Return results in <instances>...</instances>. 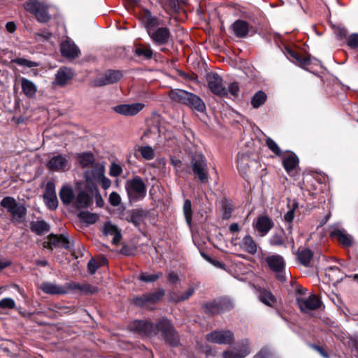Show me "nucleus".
Here are the masks:
<instances>
[{
  "label": "nucleus",
  "mask_w": 358,
  "mask_h": 358,
  "mask_svg": "<svg viewBox=\"0 0 358 358\" xmlns=\"http://www.w3.org/2000/svg\"><path fill=\"white\" fill-rule=\"evenodd\" d=\"M131 329L143 336H154L161 332L166 342L172 346L179 344V336L169 320H160L155 325L149 321L137 320L131 324Z\"/></svg>",
  "instance_id": "obj_1"
},
{
  "label": "nucleus",
  "mask_w": 358,
  "mask_h": 358,
  "mask_svg": "<svg viewBox=\"0 0 358 358\" xmlns=\"http://www.w3.org/2000/svg\"><path fill=\"white\" fill-rule=\"evenodd\" d=\"M141 20L148 34L156 45H166L172 41L170 29L164 26L162 20L153 16L150 10L143 11Z\"/></svg>",
  "instance_id": "obj_2"
},
{
  "label": "nucleus",
  "mask_w": 358,
  "mask_h": 358,
  "mask_svg": "<svg viewBox=\"0 0 358 358\" xmlns=\"http://www.w3.org/2000/svg\"><path fill=\"white\" fill-rule=\"evenodd\" d=\"M169 99L177 103L189 107L192 110L199 113L206 110L203 101L197 95L180 89H172L168 93Z\"/></svg>",
  "instance_id": "obj_3"
},
{
  "label": "nucleus",
  "mask_w": 358,
  "mask_h": 358,
  "mask_svg": "<svg viewBox=\"0 0 358 358\" xmlns=\"http://www.w3.org/2000/svg\"><path fill=\"white\" fill-rule=\"evenodd\" d=\"M2 206L11 216V221L17 224L22 223L27 215V208L24 204L18 203L11 196H6L1 201Z\"/></svg>",
  "instance_id": "obj_4"
},
{
  "label": "nucleus",
  "mask_w": 358,
  "mask_h": 358,
  "mask_svg": "<svg viewBox=\"0 0 358 358\" xmlns=\"http://www.w3.org/2000/svg\"><path fill=\"white\" fill-rule=\"evenodd\" d=\"M125 189L130 202L140 201L146 196V185L143 179L138 176L126 181Z\"/></svg>",
  "instance_id": "obj_5"
},
{
  "label": "nucleus",
  "mask_w": 358,
  "mask_h": 358,
  "mask_svg": "<svg viewBox=\"0 0 358 358\" xmlns=\"http://www.w3.org/2000/svg\"><path fill=\"white\" fill-rule=\"evenodd\" d=\"M206 81L212 93L220 96H227V90L223 80L217 73H208L206 76Z\"/></svg>",
  "instance_id": "obj_6"
},
{
  "label": "nucleus",
  "mask_w": 358,
  "mask_h": 358,
  "mask_svg": "<svg viewBox=\"0 0 358 358\" xmlns=\"http://www.w3.org/2000/svg\"><path fill=\"white\" fill-rule=\"evenodd\" d=\"M193 173L196 176L201 183L208 182L207 164L203 155H196L192 161Z\"/></svg>",
  "instance_id": "obj_7"
},
{
  "label": "nucleus",
  "mask_w": 358,
  "mask_h": 358,
  "mask_svg": "<svg viewBox=\"0 0 358 358\" xmlns=\"http://www.w3.org/2000/svg\"><path fill=\"white\" fill-rule=\"evenodd\" d=\"M24 6L25 10L33 13L39 22H45L49 20L48 8L39 1L30 0L27 1Z\"/></svg>",
  "instance_id": "obj_8"
},
{
  "label": "nucleus",
  "mask_w": 358,
  "mask_h": 358,
  "mask_svg": "<svg viewBox=\"0 0 358 358\" xmlns=\"http://www.w3.org/2000/svg\"><path fill=\"white\" fill-rule=\"evenodd\" d=\"M206 339L210 343L227 345L234 340V334L229 330L213 331L206 334Z\"/></svg>",
  "instance_id": "obj_9"
},
{
  "label": "nucleus",
  "mask_w": 358,
  "mask_h": 358,
  "mask_svg": "<svg viewBox=\"0 0 358 358\" xmlns=\"http://www.w3.org/2000/svg\"><path fill=\"white\" fill-rule=\"evenodd\" d=\"M266 262L270 269L276 273L277 278L281 281H285V276L282 272L285 263L283 257L279 255H273L266 257Z\"/></svg>",
  "instance_id": "obj_10"
},
{
  "label": "nucleus",
  "mask_w": 358,
  "mask_h": 358,
  "mask_svg": "<svg viewBox=\"0 0 358 358\" xmlns=\"http://www.w3.org/2000/svg\"><path fill=\"white\" fill-rule=\"evenodd\" d=\"M296 301L301 311L306 313L319 308L322 303L315 294H311L308 297H297Z\"/></svg>",
  "instance_id": "obj_11"
},
{
  "label": "nucleus",
  "mask_w": 358,
  "mask_h": 358,
  "mask_svg": "<svg viewBox=\"0 0 358 358\" xmlns=\"http://www.w3.org/2000/svg\"><path fill=\"white\" fill-rule=\"evenodd\" d=\"M291 234V231L287 234L282 229H280L271 236L269 243L273 246H282L284 248H286L287 245L289 243L292 248H294V240L292 237H289Z\"/></svg>",
  "instance_id": "obj_12"
},
{
  "label": "nucleus",
  "mask_w": 358,
  "mask_h": 358,
  "mask_svg": "<svg viewBox=\"0 0 358 358\" xmlns=\"http://www.w3.org/2000/svg\"><path fill=\"white\" fill-rule=\"evenodd\" d=\"M231 303L226 299L214 300L213 301L205 305L206 311L212 314L220 313L223 311L231 309Z\"/></svg>",
  "instance_id": "obj_13"
},
{
  "label": "nucleus",
  "mask_w": 358,
  "mask_h": 358,
  "mask_svg": "<svg viewBox=\"0 0 358 358\" xmlns=\"http://www.w3.org/2000/svg\"><path fill=\"white\" fill-rule=\"evenodd\" d=\"M145 105L141 103H134L131 104H120L113 107V110L118 114L124 116H133L138 113Z\"/></svg>",
  "instance_id": "obj_14"
},
{
  "label": "nucleus",
  "mask_w": 358,
  "mask_h": 358,
  "mask_svg": "<svg viewBox=\"0 0 358 358\" xmlns=\"http://www.w3.org/2000/svg\"><path fill=\"white\" fill-rule=\"evenodd\" d=\"M48 241L43 243L45 248L52 250L62 246L65 249L70 248V243L64 235H55L51 234L48 237Z\"/></svg>",
  "instance_id": "obj_15"
},
{
  "label": "nucleus",
  "mask_w": 358,
  "mask_h": 358,
  "mask_svg": "<svg viewBox=\"0 0 358 358\" xmlns=\"http://www.w3.org/2000/svg\"><path fill=\"white\" fill-rule=\"evenodd\" d=\"M164 291L160 289L157 292L143 294L134 299V303L137 306H145L148 303H155L159 301L164 296Z\"/></svg>",
  "instance_id": "obj_16"
},
{
  "label": "nucleus",
  "mask_w": 358,
  "mask_h": 358,
  "mask_svg": "<svg viewBox=\"0 0 358 358\" xmlns=\"http://www.w3.org/2000/svg\"><path fill=\"white\" fill-rule=\"evenodd\" d=\"M250 352L249 342L248 340L242 342L239 348H232L223 352V358H243Z\"/></svg>",
  "instance_id": "obj_17"
},
{
  "label": "nucleus",
  "mask_w": 358,
  "mask_h": 358,
  "mask_svg": "<svg viewBox=\"0 0 358 358\" xmlns=\"http://www.w3.org/2000/svg\"><path fill=\"white\" fill-rule=\"evenodd\" d=\"M68 165L66 155H57L52 157L46 164V167L52 171H64Z\"/></svg>",
  "instance_id": "obj_18"
},
{
  "label": "nucleus",
  "mask_w": 358,
  "mask_h": 358,
  "mask_svg": "<svg viewBox=\"0 0 358 358\" xmlns=\"http://www.w3.org/2000/svg\"><path fill=\"white\" fill-rule=\"evenodd\" d=\"M253 227L260 236H264L273 227V222L268 216L262 215L253 223Z\"/></svg>",
  "instance_id": "obj_19"
},
{
  "label": "nucleus",
  "mask_w": 358,
  "mask_h": 358,
  "mask_svg": "<svg viewBox=\"0 0 358 358\" xmlns=\"http://www.w3.org/2000/svg\"><path fill=\"white\" fill-rule=\"evenodd\" d=\"M251 28L248 22L242 20H236L230 26V29L233 34L238 38H245L248 35Z\"/></svg>",
  "instance_id": "obj_20"
},
{
  "label": "nucleus",
  "mask_w": 358,
  "mask_h": 358,
  "mask_svg": "<svg viewBox=\"0 0 358 358\" xmlns=\"http://www.w3.org/2000/svg\"><path fill=\"white\" fill-rule=\"evenodd\" d=\"M122 77V73L120 71L109 70L106 71L102 76L96 80V84L99 86L113 84L120 80Z\"/></svg>",
  "instance_id": "obj_21"
},
{
  "label": "nucleus",
  "mask_w": 358,
  "mask_h": 358,
  "mask_svg": "<svg viewBox=\"0 0 358 358\" xmlns=\"http://www.w3.org/2000/svg\"><path fill=\"white\" fill-rule=\"evenodd\" d=\"M330 236L336 238L343 247H350L353 244L352 237L344 230L333 228L330 231Z\"/></svg>",
  "instance_id": "obj_22"
},
{
  "label": "nucleus",
  "mask_w": 358,
  "mask_h": 358,
  "mask_svg": "<svg viewBox=\"0 0 358 358\" xmlns=\"http://www.w3.org/2000/svg\"><path fill=\"white\" fill-rule=\"evenodd\" d=\"M73 76L72 71L67 67L60 68L55 74L54 83L59 86H64Z\"/></svg>",
  "instance_id": "obj_23"
},
{
  "label": "nucleus",
  "mask_w": 358,
  "mask_h": 358,
  "mask_svg": "<svg viewBox=\"0 0 358 358\" xmlns=\"http://www.w3.org/2000/svg\"><path fill=\"white\" fill-rule=\"evenodd\" d=\"M298 164L299 159L294 153L289 152L284 156L282 166L289 175H292Z\"/></svg>",
  "instance_id": "obj_24"
},
{
  "label": "nucleus",
  "mask_w": 358,
  "mask_h": 358,
  "mask_svg": "<svg viewBox=\"0 0 358 358\" xmlns=\"http://www.w3.org/2000/svg\"><path fill=\"white\" fill-rule=\"evenodd\" d=\"M60 50L63 56L69 58H75L80 54V50L76 44L69 41L61 44Z\"/></svg>",
  "instance_id": "obj_25"
},
{
  "label": "nucleus",
  "mask_w": 358,
  "mask_h": 358,
  "mask_svg": "<svg viewBox=\"0 0 358 358\" xmlns=\"http://www.w3.org/2000/svg\"><path fill=\"white\" fill-rule=\"evenodd\" d=\"M64 288L66 289V293L71 290H79L84 293L93 294L96 292L97 288L91 286L89 284H79L74 282H70L63 286Z\"/></svg>",
  "instance_id": "obj_26"
},
{
  "label": "nucleus",
  "mask_w": 358,
  "mask_h": 358,
  "mask_svg": "<svg viewBox=\"0 0 358 358\" xmlns=\"http://www.w3.org/2000/svg\"><path fill=\"white\" fill-rule=\"evenodd\" d=\"M41 289L48 294H66V289L57 284L44 282L40 286Z\"/></svg>",
  "instance_id": "obj_27"
},
{
  "label": "nucleus",
  "mask_w": 358,
  "mask_h": 358,
  "mask_svg": "<svg viewBox=\"0 0 358 358\" xmlns=\"http://www.w3.org/2000/svg\"><path fill=\"white\" fill-rule=\"evenodd\" d=\"M287 57L292 62L298 64L301 67H306L310 64V59L309 57H303L298 52L292 50V49H287Z\"/></svg>",
  "instance_id": "obj_28"
},
{
  "label": "nucleus",
  "mask_w": 358,
  "mask_h": 358,
  "mask_svg": "<svg viewBox=\"0 0 358 358\" xmlns=\"http://www.w3.org/2000/svg\"><path fill=\"white\" fill-rule=\"evenodd\" d=\"M103 233L105 236H113V238L112 241V243L113 244L118 243L122 238L120 231L117 229V227L115 225L113 224L110 222H108L104 224Z\"/></svg>",
  "instance_id": "obj_29"
},
{
  "label": "nucleus",
  "mask_w": 358,
  "mask_h": 358,
  "mask_svg": "<svg viewBox=\"0 0 358 358\" xmlns=\"http://www.w3.org/2000/svg\"><path fill=\"white\" fill-rule=\"evenodd\" d=\"M21 87L22 92L28 98H34L37 92L36 85L27 78H21Z\"/></svg>",
  "instance_id": "obj_30"
},
{
  "label": "nucleus",
  "mask_w": 358,
  "mask_h": 358,
  "mask_svg": "<svg viewBox=\"0 0 358 358\" xmlns=\"http://www.w3.org/2000/svg\"><path fill=\"white\" fill-rule=\"evenodd\" d=\"M92 203V199L84 191H80L75 198V206L78 208H87Z\"/></svg>",
  "instance_id": "obj_31"
},
{
  "label": "nucleus",
  "mask_w": 358,
  "mask_h": 358,
  "mask_svg": "<svg viewBox=\"0 0 358 358\" xmlns=\"http://www.w3.org/2000/svg\"><path fill=\"white\" fill-rule=\"evenodd\" d=\"M325 275L333 284L338 283L343 279V275L337 266H328L325 269Z\"/></svg>",
  "instance_id": "obj_32"
},
{
  "label": "nucleus",
  "mask_w": 358,
  "mask_h": 358,
  "mask_svg": "<svg viewBox=\"0 0 358 358\" xmlns=\"http://www.w3.org/2000/svg\"><path fill=\"white\" fill-rule=\"evenodd\" d=\"M240 246L244 251L251 255H255L257 251V245L250 235H246L243 237Z\"/></svg>",
  "instance_id": "obj_33"
},
{
  "label": "nucleus",
  "mask_w": 358,
  "mask_h": 358,
  "mask_svg": "<svg viewBox=\"0 0 358 358\" xmlns=\"http://www.w3.org/2000/svg\"><path fill=\"white\" fill-rule=\"evenodd\" d=\"M59 196L63 203L70 204L75 198L73 188L69 185H64L59 191Z\"/></svg>",
  "instance_id": "obj_34"
},
{
  "label": "nucleus",
  "mask_w": 358,
  "mask_h": 358,
  "mask_svg": "<svg viewBox=\"0 0 358 358\" xmlns=\"http://www.w3.org/2000/svg\"><path fill=\"white\" fill-rule=\"evenodd\" d=\"M31 230L37 235H42L50 231V225L44 220L31 222L30 224Z\"/></svg>",
  "instance_id": "obj_35"
},
{
  "label": "nucleus",
  "mask_w": 358,
  "mask_h": 358,
  "mask_svg": "<svg viewBox=\"0 0 358 358\" xmlns=\"http://www.w3.org/2000/svg\"><path fill=\"white\" fill-rule=\"evenodd\" d=\"M259 293V301L268 306H272L276 301L273 294L267 289H260Z\"/></svg>",
  "instance_id": "obj_36"
},
{
  "label": "nucleus",
  "mask_w": 358,
  "mask_h": 358,
  "mask_svg": "<svg viewBox=\"0 0 358 358\" xmlns=\"http://www.w3.org/2000/svg\"><path fill=\"white\" fill-rule=\"evenodd\" d=\"M313 256V252L310 249H302L299 250L297 258L300 263L305 266H308Z\"/></svg>",
  "instance_id": "obj_37"
},
{
  "label": "nucleus",
  "mask_w": 358,
  "mask_h": 358,
  "mask_svg": "<svg viewBox=\"0 0 358 358\" xmlns=\"http://www.w3.org/2000/svg\"><path fill=\"white\" fill-rule=\"evenodd\" d=\"M250 157L247 154H238L237 156V168L243 174L245 173L249 166Z\"/></svg>",
  "instance_id": "obj_38"
},
{
  "label": "nucleus",
  "mask_w": 358,
  "mask_h": 358,
  "mask_svg": "<svg viewBox=\"0 0 358 358\" xmlns=\"http://www.w3.org/2000/svg\"><path fill=\"white\" fill-rule=\"evenodd\" d=\"M134 53L136 56L150 59L152 57L153 51L150 46L140 45L135 48Z\"/></svg>",
  "instance_id": "obj_39"
},
{
  "label": "nucleus",
  "mask_w": 358,
  "mask_h": 358,
  "mask_svg": "<svg viewBox=\"0 0 358 358\" xmlns=\"http://www.w3.org/2000/svg\"><path fill=\"white\" fill-rule=\"evenodd\" d=\"M267 96L263 91H258L251 99V105L254 108H258L266 101Z\"/></svg>",
  "instance_id": "obj_40"
},
{
  "label": "nucleus",
  "mask_w": 358,
  "mask_h": 358,
  "mask_svg": "<svg viewBox=\"0 0 358 358\" xmlns=\"http://www.w3.org/2000/svg\"><path fill=\"white\" fill-rule=\"evenodd\" d=\"M79 219L87 224H94L99 219V216L96 213H92L89 211H83L78 214Z\"/></svg>",
  "instance_id": "obj_41"
},
{
  "label": "nucleus",
  "mask_w": 358,
  "mask_h": 358,
  "mask_svg": "<svg viewBox=\"0 0 358 358\" xmlns=\"http://www.w3.org/2000/svg\"><path fill=\"white\" fill-rule=\"evenodd\" d=\"M11 62L15 63L18 66L27 68L38 67L40 65L38 62L31 61L22 57L15 58L12 59Z\"/></svg>",
  "instance_id": "obj_42"
},
{
  "label": "nucleus",
  "mask_w": 358,
  "mask_h": 358,
  "mask_svg": "<svg viewBox=\"0 0 358 358\" xmlns=\"http://www.w3.org/2000/svg\"><path fill=\"white\" fill-rule=\"evenodd\" d=\"M107 262L108 261L106 258H102L99 261H96L94 259H90L87 264L89 273L91 274L95 273L98 268L100 267L101 265L107 264Z\"/></svg>",
  "instance_id": "obj_43"
},
{
  "label": "nucleus",
  "mask_w": 358,
  "mask_h": 358,
  "mask_svg": "<svg viewBox=\"0 0 358 358\" xmlns=\"http://www.w3.org/2000/svg\"><path fill=\"white\" fill-rule=\"evenodd\" d=\"M99 177L101 178V186L104 189H107L111 185L110 180L104 176V169L102 166L97 167L94 171Z\"/></svg>",
  "instance_id": "obj_44"
},
{
  "label": "nucleus",
  "mask_w": 358,
  "mask_h": 358,
  "mask_svg": "<svg viewBox=\"0 0 358 358\" xmlns=\"http://www.w3.org/2000/svg\"><path fill=\"white\" fill-rule=\"evenodd\" d=\"M78 157L79 163L83 168L91 166L94 160L93 155L90 152L79 155Z\"/></svg>",
  "instance_id": "obj_45"
},
{
  "label": "nucleus",
  "mask_w": 358,
  "mask_h": 358,
  "mask_svg": "<svg viewBox=\"0 0 358 358\" xmlns=\"http://www.w3.org/2000/svg\"><path fill=\"white\" fill-rule=\"evenodd\" d=\"M183 213L185 220L189 227L191 226L192 219V211L191 201L188 199L185 200L183 204Z\"/></svg>",
  "instance_id": "obj_46"
},
{
  "label": "nucleus",
  "mask_w": 358,
  "mask_h": 358,
  "mask_svg": "<svg viewBox=\"0 0 358 358\" xmlns=\"http://www.w3.org/2000/svg\"><path fill=\"white\" fill-rule=\"evenodd\" d=\"M141 156L146 160L153 159L155 157L154 149L149 145L141 147L138 149Z\"/></svg>",
  "instance_id": "obj_47"
},
{
  "label": "nucleus",
  "mask_w": 358,
  "mask_h": 358,
  "mask_svg": "<svg viewBox=\"0 0 358 358\" xmlns=\"http://www.w3.org/2000/svg\"><path fill=\"white\" fill-rule=\"evenodd\" d=\"M44 202L50 210H55L58 206L57 195L43 196Z\"/></svg>",
  "instance_id": "obj_48"
},
{
  "label": "nucleus",
  "mask_w": 358,
  "mask_h": 358,
  "mask_svg": "<svg viewBox=\"0 0 358 358\" xmlns=\"http://www.w3.org/2000/svg\"><path fill=\"white\" fill-rule=\"evenodd\" d=\"M162 275V272H158L155 274H149L146 273H142L139 275V280L146 282H155Z\"/></svg>",
  "instance_id": "obj_49"
},
{
  "label": "nucleus",
  "mask_w": 358,
  "mask_h": 358,
  "mask_svg": "<svg viewBox=\"0 0 358 358\" xmlns=\"http://www.w3.org/2000/svg\"><path fill=\"white\" fill-rule=\"evenodd\" d=\"M266 144L274 154L278 156L282 155V151L278 144L271 138L268 137L266 140Z\"/></svg>",
  "instance_id": "obj_50"
},
{
  "label": "nucleus",
  "mask_w": 358,
  "mask_h": 358,
  "mask_svg": "<svg viewBox=\"0 0 358 358\" xmlns=\"http://www.w3.org/2000/svg\"><path fill=\"white\" fill-rule=\"evenodd\" d=\"M15 307V302L11 298H4L0 300V308L1 309H13Z\"/></svg>",
  "instance_id": "obj_51"
},
{
  "label": "nucleus",
  "mask_w": 358,
  "mask_h": 358,
  "mask_svg": "<svg viewBox=\"0 0 358 358\" xmlns=\"http://www.w3.org/2000/svg\"><path fill=\"white\" fill-rule=\"evenodd\" d=\"M298 208V203L294 202L292 208L289 209L284 215V220L288 223H291L294 217V210Z\"/></svg>",
  "instance_id": "obj_52"
},
{
  "label": "nucleus",
  "mask_w": 358,
  "mask_h": 358,
  "mask_svg": "<svg viewBox=\"0 0 358 358\" xmlns=\"http://www.w3.org/2000/svg\"><path fill=\"white\" fill-rule=\"evenodd\" d=\"M273 352L267 348H262L253 358H273Z\"/></svg>",
  "instance_id": "obj_53"
},
{
  "label": "nucleus",
  "mask_w": 358,
  "mask_h": 358,
  "mask_svg": "<svg viewBox=\"0 0 358 358\" xmlns=\"http://www.w3.org/2000/svg\"><path fill=\"white\" fill-rule=\"evenodd\" d=\"M127 220L134 224L136 227H138L142 221V217L138 211L134 210Z\"/></svg>",
  "instance_id": "obj_54"
},
{
  "label": "nucleus",
  "mask_w": 358,
  "mask_h": 358,
  "mask_svg": "<svg viewBox=\"0 0 358 358\" xmlns=\"http://www.w3.org/2000/svg\"><path fill=\"white\" fill-rule=\"evenodd\" d=\"M109 202L113 206H117L121 203V198L119 194L115 192H113L109 195Z\"/></svg>",
  "instance_id": "obj_55"
},
{
  "label": "nucleus",
  "mask_w": 358,
  "mask_h": 358,
  "mask_svg": "<svg viewBox=\"0 0 358 358\" xmlns=\"http://www.w3.org/2000/svg\"><path fill=\"white\" fill-rule=\"evenodd\" d=\"M194 292V287H189L182 294L174 299L176 301H182L188 299Z\"/></svg>",
  "instance_id": "obj_56"
},
{
  "label": "nucleus",
  "mask_w": 358,
  "mask_h": 358,
  "mask_svg": "<svg viewBox=\"0 0 358 358\" xmlns=\"http://www.w3.org/2000/svg\"><path fill=\"white\" fill-rule=\"evenodd\" d=\"M122 172V169L119 164H115V163H113L111 164V166L110 167V173H109L111 176L117 177V176H120Z\"/></svg>",
  "instance_id": "obj_57"
},
{
  "label": "nucleus",
  "mask_w": 358,
  "mask_h": 358,
  "mask_svg": "<svg viewBox=\"0 0 358 358\" xmlns=\"http://www.w3.org/2000/svg\"><path fill=\"white\" fill-rule=\"evenodd\" d=\"M56 194L55 185L52 181H48L46 184L43 196H50Z\"/></svg>",
  "instance_id": "obj_58"
},
{
  "label": "nucleus",
  "mask_w": 358,
  "mask_h": 358,
  "mask_svg": "<svg viewBox=\"0 0 358 358\" xmlns=\"http://www.w3.org/2000/svg\"><path fill=\"white\" fill-rule=\"evenodd\" d=\"M233 96H236L239 92V86L238 83L234 82L229 85L227 92Z\"/></svg>",
  "instance_id": "obj_59"
},
{
  "label": "nucleus",
  "mask_w": 358,
  "mask_h": 358,
  "mask_svg": "<svg viewBox=\"0 0 358 358\" xmlns=\"http://www.w3.org/2000/svg\"><path fill=\"white\" fill-rule=\"evenodd\" d=\"M348 44L352 48L358 47V34H352L348 38Z\"/></svg>",
  "instance_id": "obj_60"
},
{
  "label": "nucleus",
  "mask_w": 358,
  "mask_h": 358,
  "mask_svg": "<svg viewBox=\"0 0 358 358\" xmlns=\"http://www.w3.org/2000/svg\"><path fill=\"white\" fill-rule=\"evenodd\" d=\"M169 6L175 12H179L180 10V0H169Z\"/></svg>",
  "instance_id": "obj_61"
},
{
  "label": "nucleus",
  "mask_w": 358,
  "mask_h": 358,
  "mask_svg": "<svg viewBox=\"0 0 358 358\" xmlns=\"http://www.w3.org/2000/svg\"><path fill=\"white\" fill-rule=\"evenodd\" d=\"M168 279L172 283H176L179 280L177 273L174 272H169L168 273Z\"/></svg>",
  "instance_id": "obj_62"
},
{
  "label": "nucleus",
  "mask_w": 358,
  "mask_h": 358,
  "mask_svg": "<svg viewBox=\"0 0 358 358\" xmlns=\"http://www.w3.org/2000/svg\"><path fill=\"white\" fill-rule=\"evenodd\" d=\"M201 350L206 354V357L215 355V352H213L211 350L210 347H209L208 345L203 347Z\"/></svg>",
  "instance_id": "obj_63"
},
{
  "label": "nucleus",
  "mask_w": 358,
  "mask_h": 358,
  "mask_svg": "<svg viewBox=\"0 0 358 358\" xmlns=\"http://www.w3.org/2000/svg\"><path fill=\"white\" fill-rule=\"evenodd\" d=\"M6 28L8 32L13 33L16 29V25L13 22H8L6 24Z\"/></svg>",
  "instance_id": "obj_64"
}]
</instances>
